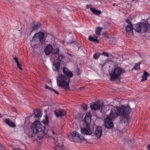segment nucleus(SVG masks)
I'll return each instance as SVG.
<instances>
[{
    "label": "nucleus",
    "mask_w": 150,
    "mask_h": 150,
    "mask_svg": "<svg viewBox=\"0 0 150 150\" xmlns=\"http://www.w3.org/2000/svg\"><path fill=\"white\" fill-rule=\"evenodd\" d=\"M125 72V70L119 67L115 68L110 74V80L112 81H115L117 79H120V75Z\"/></svg>",
    "instance_id": "20e7f679"
},
{
    "label": "nucleus",
    "mask_w": 150,
    "mask_h": 150,
    "mask_svg": "<svg viewBox=\"0 0 150 150\" xmlns=\"http://www.w3.org/2000/svg\"><path fill=\"white\" fill-rule=\"evenodd\" d=\"M76 72L77 74L78 75H80L81 73V71L80 69L78 67L76 69Z\"/></svg>",
    "instance_id": "2f4dec72"
},
{
    "label": "nucleus",
    "mask_w": 150,
    "mask_h": 150,
    "mask_svg": "<svg viewBox=\"0 0 150 150\" xmlns=\"http://www.w3.org/2000/svg\"><path fill=\"white\" fill-rule=\"evenodd\" d=\"M90 10L94 14L98 15L101 13V11L94 8H90Z\"/></svg>",
    "instance_id": "6ab92c4d"
},
{
    "label": "nucleus",
    "mask_w": 150,
    "mask_h": 150,
    "mask_svg": "<svg viewBox=\"0 0 150 150\" xmlns=\"http://www.w3.org/2000/svg\"><path fill=\"white\" fill-rule=\"evenodd\" d=\"M63 57V55L61 54H59L58 55V57L57 58V59L59 61V62H60L62 61Z\"/></svg>",
    "instance_id": "bb28decb"
},
{
    "label": "nucleus",
    "mask_w": 150,
    "mask_h": 150,
    "mask_svg": "<svg viewBox=\"0 0 150 150\" xmlns=\"http://www.w3.org/2000/svg\"><path fill=\"white\" fill-rule=\"evenodd\" d=\"M149 24L147 22H143L135 25L134 30L139 33H144L147 30Z\"/></svg>",
    "instance_id": "39448f33"
},
{
    "label": "nucleus",
    "mask_w": 150,
    "mask_h": 150,
    "mask_svg": "<svg viewBox=\"0 0 150 150\" xmlns=\"http://www.w3.org/2000/svg\"><path fill=\"white\" fill-rule=\"evenodd\" d=\"M128 143L130 146L131 145L132 146H133L134 144V142L133 141H129L128 142Z\"/></svg>",
    "instance_id": "c9c22d12"
},
{
    "label": "nucleus",
    "mask_w": 150,
    "mask_h": 150,
    "mask_svg": "<svg viewBox=\"0 0 150 150\" xmlns=\"http://www.w3.org/2000/svg\"><path fill=\"white\" fill-rule=\"evenodd\" d=\"M148 150H150V145H148Z\"/></svg>",
    "instance_id": "8fccbe9b"
},
{
    "label": "nucleus",
    "mask_w": 150,
    "mask_h": 150,
    "mask_svg": "<svg viewBox=\"0 0 150 150\" xmlns=\"http://www.w3.org/2000/svg\"><path fill=\"white\" fill-rule=\"evenodd\" d=\"M125 28L127 32L133 33V27L132 25H128Z\"/></svg>",
    "instance_id": "412c9836"
},
{
    "label": "nucleus",
    "mask_w": 150,
    "mask_h": 150,
    "mask_svg": "<svg viewBox=\"0 0 150 150\" xmlns=\"http://www.w3.org/2000/svg\"><path fill=\"white\" fill-rule=\"evenodd\" d=\"M89 7V5H86V8H88Z\"/></svg>",
    "instance_id": "3c124183"
},
{
    "label": "nucleus",
    "mask_w": 150,
    "mask_h": 150,
    "mask_svg": "<svg viewBox=\"0 0 150 150\" xmlns=\"http://www.w3.org/2000/svg\"><path fill=\"white\" fill-rule=\"evenodd\" d=\"M125 21L126 23H128L129 25H132L131 22L128 19H126Z\"/></svg>",
    "instance_id": "e433bc0d"
},
{
    "label": "nucleus",
    "mask_w": 150,
    "mask_h": 150,
    "mask_svg": "<svg viewBox=\"0 0 150 150\" xmlns=\"http://www.w3.org/2000/svg\"><path fill=\"white\" fill-rule=\"evenodd\" d=\"M81 108L85 110H87V106L86 104H83L81 106Z\"/></svg>",
    "instance_id": "7c9ffc66"
},
{
    "label": "nucleus",
    "mask_w": 150,
    "mask_h": 150,
    "mask_svg": "<svg viewBox=\"0 0 150 150\" xmlns=\"http://www.w3.org/2000/svg\"><path fill=\"white\" fill-rule=\"evenodd\" d=\"M13 59L15 60V61L16 64L19 62L18 59L16 57H14V58Z\"/></svg>",
    "instance_id": "ea45409f"
},
{
    "label": "nucleus",
    "mask_w": 150,
    "mask_h": 150,
    "mask_svg": "<svg viewBox=\"0 0 150 150\" xmlns=\"http://www.w3.org/2000/svg\"><path fill=\"white\" fill-rule=\"evenodd\" d=\"M62 71L64 75L60 74L58 77H57V83L58 86L64 88L66 91L70 90L69 83L70 78L73 76L72 72L67 68L64 67L63 68Z\"/></svg>",
    "instance_id": "f257e3e1"
},
{
    "label": "nucleus",
    "mask_w": 150,
    "mask_h": 150,
    "mask_svg": "<svg viewBox=\"0 0 150 150\" xmlns=\"http://www.w3.org/2000/svg\"><path fill=\"white\" fill-rule=\"evenodd\" d=\"M64 146H63V143H62L61 145L58 144L56 146V150H64Z\"/></svg>",
    "instance_id": "5701e85b"
},
{
    "label": "nucleus",
    "mask_w": 150,
    "mask_h": 150,
    "mask_svg": "<svg viewBox=\"0 0 150 150\" xmlns=\"http://www.w3.org/2000/svg\"><path fill=\"white\" fill-rule=\"evenodd\" d=\"M120 115V121L121 123H126L128 122L129 118V115Z\"/></svg>",
    "instance_id": "2eb2a0df"
},
{
    "label": "nucleus",
    "mask_w": 150,
    "mask_h": 150,
    "mask_svg": "<svg viewBox=\"0 0 150 150\" xmlns=\"http://www.w3.org/2000/svg\"><path fill=\"white\" fill-rule=\"evenodd\" d=\"M111 116V111L110 115H108L105 119V125L106 127L108 129L112 128L113 127V123L111 121L115 118H113Z\"/></svg>",
    "instance_id": "0eeeda50"
},
{
    "label": "nucleus",
    "mask_w": 150,
    "mask_h": 150,
    "mask_svg": "<svg viewBox=\"0 0 150 150\" xmlns=\"http://www.w3.org/2000/svg\"><path fill=\"white\" fill-rule=\"evenodd\" d=\"M52 133L53 134H56V133H55V132H54V130L53 129H52Z\"/></svg>",
    "instance_id": "de8ad7c7"
},
{
    "label": "nucleus",
    "mask_w": 150,
    "mask_h": 150,
    "mask_svg": "<svg viewBox=\"0 0 150 150\" xmlns=\"http://www.w3.org/2000/svg\"><path fill=\"white\" fill-rule=\"evenodd\" d=\"M74 42V41H73V42H71L70 43H70V44H71V43H72V42Z\"/></svg>",
    "instance_id": "864d4df0"
},
{
    "label": "nucleus",
    "mask_w": 150,
    "mask_h": 150,
    "mask_svg": "<svg viewBox=\"0 0 150 150\" xmlns=\"http://www.w3.org/2000/svg\"><path fill=\"white\" fill-rule=\"evenodd\" d=\"M71 135L69 137V140H71V141H72V140H71V139L72 137H78V138L80 139L81 140H86V139L82 136L80 134L77 132L74 131V132H73L71 133Z\"/></svg>",
    "instance_id": "9d476101"
},
{
    "label": "nucleus",
    "mask_w": 150,
    "mask_h": 150,
    "mask_svg": "<svg viewBox=\"0 0 150 150\" xmlns=\"http://www.w3.org/2000/svg\"><path fill=\"white\" fill-rule=\"evenodd\" d=\"M81 133L84 135H90L92 133L90 125H86V127L81 128Z\"/></svg>",
    "instance_id": "1a4fd4ad"
},
{
    "label": "nucleus",
    "mask_w": 150,
    "mask_h": 150,
    "mask_svg": "<svg viewBox=\"0 0 150 150\" xmlns=\"http://www.w3.org/2000/svg\"><path fill=\"white\" fill-rule=\"evenodd\" d=\"M4 149L3 146L0 144V150H3Z\"/></svg>",
    "instance_id": "a19ab883"
},
{
    "label": "nucleus",
    "mask_w": 150,
    "mask_h": 150,
    "mask_svg": "<svg viewBox=\"0 0 150 150\" xmlns=\"http://www.w3.org/2000/svg\"><path fill=\"white\" fill-rule=\"evenodd\" d=\"M102 54L104 56H105L108 57L109 56L107 52H103L102 53Z\"/></svg>",
    "instance_id": "58836bf2"
},
{
    "label": "nucleus",
    "mask_w": 150,
    "mask_h": 150,
    "mask_svg": "<svg viewBox=\"0 0 150 150\" xmlns=\"http://www.w3.org/2000/svg\"><path fill=\"white\" fill-rule=\"evenodd\" d=\"M92 115L90 112H88L86 113V114L85 116V118H87V117H91Z\"/></svg>",
    "instance_id": "c85d7f7f"
},
{
    "label": "nucleus",
    "mask_w": 150,
    "mask_h": 150,
    "mask_svg": "<svg viewBox=\"0 0 150 150\" xmlns=\"http://www.w3.org/2000/svg\"><path fill=\"white\" fill-rule=\"evenodd\" d=\"M67 54H68L69 55V56H70L71 57H72V56L71 54H70L69 53H67Z\"/></svg>",
    "instance_id": "09e8293b"
},
{
    "label": "nucleus",
    "mask_w": 150,
    "mask_h": 150,
    "mask_svg": "<svg viewBox=\"0 0 150 150\" xmlns=\"http://www.w3.org/2000/svg\"><path fill=\"white\" fill-rule=\"evenodd\" d=\"M147 80V77L146 76H142V79L141 80L142 81H146Z\"/></svg>",
    "instance_id": "f704fd0d"
},
{
    "label": "nucleus",
    "mask_w": 150,
    "mask_h": 150,
    "mask_svg": "<svg viewBox=\"0 0 150 150\" xmlns=\"http://www.w3.org/2000/svg\"><path fill=\"white\" fill-rule=\"evenodd\" d=\"M52 50V47L51 45H49L46 47L45 52L46 55H49Z\"/></svg>",
    "instance_id": "dca6fc26"
},
{
    "label": "nucleus",
    "mask_w": 150,
    "mask_h": 150,
    "mask_svg": "<svg viewBox=\"0 0 150 150\" xmlns=\"http://www.w3.org/2000/svg\"><path fill=\"white\" fill-rule=\"evenodd\" d=\"M2 117V115H1V114H0V118H1V117Z\"/></svg>",
    "instance_id": "603ef678"
},
{
    "label": "nucleus",
    "mask_w": 150,
    "mask_h": 150,
    "mask_svg": "<svg viewBox=\"0 0 150 150\" xmlns=\"http://www.w3.org/2000/svg\"><path fill=\"white\" fill-rule=\"evenodd\" d=\"M34 113L36 117H41L42 115L41 111L39 109H35L34 110Z\"/></svg>",
    "instance_id": "a211bd4d"
},
{
    "label": "nucleus",
    "mask_w": 150,
    "mask_h": 150,
    "mask_svg": "<svg viewBox=\"0 0 150 150\" xmlns=\"http://www.w3.org/2000/svg\"><path fill=\"white\" fill-rule=\"evenodd\" d=\"M103 130L100 126H97L95 129V134L98 139L100 138L102 134Z\"/></svg>",
    "instance_id": "9b49d317"
},
{
    "label": "nucleus",
    "mask_w": 150,
    "mask_h": 150,
    "mask_svg": "<svg viewBox=\"0 0 150 150\" xmlns=\"http://www.w3.org/2000/svg\"><path fill=\"white\" fill-rule=\"evenodd\" d=\"M100 54L96 53L93 55V58L95 59H97L100 57Z\"/></svg>",
    "instance_id": "c756f323"
},
{
    "label": "nucleus",
    "mask_w": 150,
    "mask_h": 150,
    "mask_svg": "<svg viewBox=\"0 0 150 150\" xmlns=\"http://www.w3.org/2000/svg\"><path fill=\"white\" fill-rule=\"evenodd\" d=\"M53 70L55 71L59 72L61 66V62H55L53 64Z\"/></svg>",
    "instance_id": "4468645a"
},
{
    "label": "nucleus",
    "mask_w": 150,
    "mask_h": 150,
    "mask_svg": "<svg viewBox=\"0 0 150 150\" xmlns=\"http://www.w3.org/2000/svg\"><path fill=\"white\" fill-rule=\"evenodd\" d=\"M45 127H43L40 121L36 120L32 124L31 129L33 132L31 134H29L30 137H32L35 136L36 134L38 133L39 135L38 136V138L41 140L42 139L47 133V132L45 130Z\"/></svg>",
    "instance_id": "f03ea898"
},
{
    "label": "nucleus",
    "mask_w": 150,
    "mask_h": 150,
    "mask_svg": "<svg viewBox=\"0 0 150 150\" xmlns=\"http://www.w3.org/2000/svg\"><path fill=\"white\" fill-rule=\"evenodd\" d=\"M40 24L39 23H33L31 25L32 27V30L30 31V34L32 33L34 31H35L38 30V28L40 27Z\"/></svg>",
    "instance_id": "f8f14e48"
},
{
    "label": "nucleus",
    "mask_w": 150,
    "mask_h": 150,
    "mask_svg": "<svg viewBox=\"0 0 150 150\" xmlns=\"http://www.w3.org/2000/svg\"><path fill=\"white\" fill-rule=\"evenodd\" d=\"M52 91H54L55 93H56L58 95V94H59V93L58 91H56L55 90H54L53 88L52 89Z\"/></svg>",
    "instance_id": "37998d69"
},
{
    "label": "nucleus",
    "mask_w": 150,
    "mask_h": 150,
    "mask_svg": "<svg viewBox=\"0 0 150 150\" xmlns=\"http://www.w3.org/2000/svg\"><path fill=\"white\" fill-rule=\"evenodd\" d=\"M59 53V49L57 48L54 50L53 54H58Z\"/></svg>",
    "instance_id": "cd10ccee"
},
{
    "label": "nucleus",
    "mask_w": 150,
    "mask_h": 150,
    "mask_svg": "<svg viewBox=\"0 0 150 150\" xmlns=\"http://www.w3.org/2000/svg\"><path fill=\"white\" fill-rule=\"evenodd\" d=\"M103 105H101L99 103H93L91 104L90 108L92 110H100L101 112L103 110Z\"/></svg>",
    "instance_id": "6e6552de"
},
{
    "label": "nucleus",
    "mask_w": 150,
    "mask_h": 150,
    "mask_svg": "<svg viewBox=\"0 0 150 150\" xmlns=\"http://www.w3.org/2000/svg\"><path fill=\"white\" fill-rule=\"evenodd\" d=\"M42 122L45 124L47 125L49 123L48 117L47 115H46L45 118L43 120Z\"/></svg>",
    "instance_id": "393cba45"
},
{
    "label": "nucleus",
    "mask_w": 150,
    "mask_h": 150,
    "mask_svg": "<svg viewBox=\"0 0 150 150\" xmlns=\"http://www.w3.org/2000/svg\"><path fill=\"white\" fill-rule=\"evenodd\" d=\"M143 76H146L147 77L149 76V74L146 71L144 70L143 72Z\"/></svg>",
    "instance_id": "473e14b6"
},
{
    "label": "nucleus",
    "mask_w": 150,
    "mask_h": 150,
    "mask_svg": "<svg viewBox=\"0 0 150 150\" xmlns=\"http://www.w3.org/2000/svg\"><path fill=\"white\" fill-rule=\"evenodd\" d=\"M17 64V66L19 68V69H20V70H22V67H21V65L19 63V62L17 63L16 64Z\"/></svg>",
    "instance_id": "72a5a7b5"
},
{
    "label": "nucleus",
    "mask_w": 150,
    "mask_h": 150,
    "mask_svg": "<svg viewBox=\"0 0 150 150\" xmlns=\"http://www.w3.org/2000/svg\"><path fill=\"white\" fill-rule=\"evenodd\" d=\"M97 36H94L93 37H91V35L89 36L88 39L89 40L94 42L95 43H98L99 42L98 40V38Z\"/></svg>",
    "instance_id": "aec40b11"
},
{
    "label": "nucleus",
    "mask_w": 150,
    "mask_h": 150,
    "mask_svg": "<svg viewBox=\"0 0 150 150\" xmlns=\"http://www.w3.org/2000/svg\"><path fill=\"white\" fill-rule=\"evenodd\" d=\"M102 35L103 36H104L105 37H106L105 35H106V32L104 33H103Z\"/></svg>",
    "instance_id": "a18cd8bd"
},
{
    "label": "nucleus",
    "mask_w": 150,
    "mask_h": 150,
    "mask_svg": "<svg viewBox=\"0 0 150 150\" xmlns=\"http://www.w3.org/2000/svg\"><path fill=\"white\" fill-rule=\"evenodd\" d=\"M54 112L56 117H58L64 116L66 114V111L62 110H55Z\"/></svg>",
    "instance_id": "ddd939ff"
},
{
    "label": "nucleus",
    "mask_w": 150,
    "mask_h": 150,
    "mask_svg": "<svg viewBox=\"0 0 150 150\" xmlns=\"http://www.w3.org/2000/svg\"><path fill=\"white\" fill-rule=\"evenodd\" d=\"M84 121L86 124V125H89L91 121V117H87L86 119L84 118Z\"/></svg>",
    "instance_id": "b1692460"
},
{
    "label": "nucleus",
    "mask_w": 150,
    "mask_h": 150,
    "mask_svg": "<svg viewBox=\"0 0 150 150\" xmlns=\"http://www.w3.org/2000/svg\"><path fill=\"white\" fill-rule=\"evenodd\" d=\"M45 88L46 89H48V90H50L51 91H52V88H50V87H49V86H47V85H45Z\"/></svg>",
    "instance_id": "4c0bfd02"
},
{
    "label": "nucleus",
    "mask_w": 150,
    "mask_h": 150,
    "mask_svg": "<svg viewBox=\"0 0 150 150\" xmlns=\"http://www.w3.org/2000/svg\"><path fill=\"white\" fill-rule=\"evenodd\" d=\"M5 150V149H4V150Z\"/></svg>",
    "instance_id": "4d7b16f0"
},
{
    "label": "nucleus",
    "mask_w": 150,
    "mask_h": 150,
    "mask_svg": "<svg viewBox=\"0 0 150 150\" xmlns=\"http://www.w3.org/2000/svg\"><path fill=\"white\" fill-rule=\"evenodd\" d=\"M81 88H83V87H81V88H80L81 89Z\"/></svg>",
    "instance_id": "5fc2aeb1"
},
{
    "label": "nucleus",
    "mask_w": 150,
    "mask_h": 150,
    "mask_svg": "<svg viewBox=\"0 0 150 150\" xmlns=\"http://www.w3.org/2000/svg\"><path fill=\"white\" fill-rule=\"evenodd\" d=\"M11 109L13 111L16 112V109L14 108H12Z\"/></svg>",
    "instance_id": "49530a36"
},
{
    "label": "nucleus",
    "mask_w": 150,
    "mask_h": 150,
    "mask_svg": "<svg viewBox=\"0 0 150 150\" xmlns=\"http://www.w3.org/2000/svg\"><path fill=\"white\" fill-rule=\"evenodd\" d=\"M6 123L10 127H14L16 126V125L13 122L9 119H6L5 120Z\"/></svg>",
    "instance_id": "f3484780"
},
{
    "label": "nucleus",
    "mask_w": 150,
    "mask_h": 150,
    "mask_svg": "<svg viewBox=\"0 0 150 150\" xmlns=\"http://www.w3.org/2000/svg\"><path fill=\"white\" fill-rule=\"evenodd\" d=\"M63 43H64V41H63Z\"/></svg>",
    "instance_id": "6e6d98bb"
},
{
    "label": "nucleus",
    "mask_w": 150,
    "mask_h": 150,
    "mask_svg": "<svg viewBox=\"0 0 150 150\" xmlns=\"http://www.w3.org/2000/svg\"><path fill=\"white\" fill-rule=\"evenodd\" d=\"M131 110L129 106L114 107L111 110L112 117L116 118L121 115H129Z\"/></svg>",
    "instance_id": "7ed1b4c3"
},
{
    "label": "nucleus",
    "mask_w": 150,
    "mask_h": 150,
    "mask_svg": "<svg viewBox=\"0 0 150 150\" xmlns=\"http://www.w3.org/2000/svg\"><path fill=\"white\" fill-rule=\"evenodd\" d=\"M13 149L14 150H22V149L19 148H13Z\"/></svg>",
    "instance_id": "c03bdc74"
},
{
    "label": "nucleus",
    "mask_w": 150,
    "mask_h": 150,
    "mask_svg": "<svg viewBox=\"0 0 150 150\" xmlns=\"http://www.w3.org/2000/svg\"><path fill=\"white\" fill-rule=\"evenodd\" d=\"M142 62H139V63H137L136 64L133 69L137 70L139 69L140 68V65L142 63Z\"/></svg>",
    "instance_id": "a878e982"
},
{
    "label": "nucleus",
    "mask_w": 150,
    "mask_h": 150,
    "mask_svg": "<svg viewBox=\"0 0 150 150\" xmlns=\"http://www.w3.org/2000/svg\"><path fill=\"white\" fill-rule=\"evenodd\" d=\"M45 34L43 32H39L35 34L33 37V38L31 41L33 42V41L37 40L38 39L40 42L42 44L45 43L46 40L45 38H44Z\"/></svg>",
    "instance_id": "423d86ee"
},
{
    "label": "nucleus",
    "mask_w": 150,
    "mask_h": 150,
    "mask_svg": "<svg viewBox=\"0 0 150 150\" xmlns=\"http://www.w3.org/2000/svg\"><path fill=\"white\" fill-rule=\"evenodd\" d=\"M103 28L100 27H97L95 30V34L96 36L99 37L101 35V32L103 29Z\"/></svg>",
    "instance_id": "4be33fe9"
},
{
    "label": "nucleus",
    "mask_w": 150,
    "mask_h": 150,
    "mask_svg": "<svg viewBox=\"0 0 150 150\" xmlns=\"http://www.w3.org/2000/svg\"><path fill=\"white\" fill-rule=\"evenodd\" d=\"M52 91H54L55 93H56L58 95V94H59V93L58 91H56L55 90H54L53 88L52 89Z\"/></svg>",
    "instance_id": "79ce46f5"
}]
</instances>
